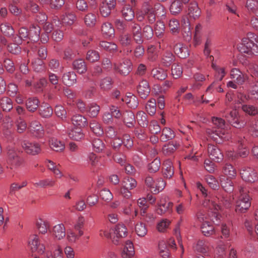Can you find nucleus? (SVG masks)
Returning <instances> with one entry per match:
<instances>
[{
	"instance_id": "obj_48",
	"label": "nucleus",
	"mask_w": 258,
	"mask_h": 258,
	"mask_svg": "<svg viewBox=\"0 0 258 258\" xmlns=\"http://www.w3.org/2000/svg\"><path fill=\"white\" fill-rule=\"evenodd\" d=\"M207 198L203 203L204 207L211 210L213 209L217 211L220 210V206L217 204L216 197L211 201L209 199L208 196Z\"/></svg>"
},
{
	"instance_id": "obj_20",
	"label": "nucleus",
	"mask_w": 258,
	"mask_h": 258,
	"mask_svg": "<svg viewBox=\"0 0 258 258\" xmlns=\"http://www.w3.org/2000/svg\"><path fill=\"white\" fill-rule=\"evenodd\" d=\"M175 57L172 52L169 50H166L162 54L161 63L163 66L168 67L175 61Z\"/></svg>"
},
{
	"instance_id": "obj_39",
	"label": "nucleus",
	"mask_w": 258,
	"mask_h": 258,
	"mask_svg": "<svg viewBox=\"0 0 258 258\" xmlns=\"http://www.w3.org/2000/svg\"><path fill=\"white\" fill-rule=\"evenodd\" d=\"M0 29L2 33L5 36L10 37L14 35L15 30L12 26L8 22L1 24Z\"/></svg>"
},
{
	"instance_id": "obj_37",
	"label": "nucleus",
	"mask_w": 258,
	"mask_h": 258,
	"mask_svg": "<svg viewBox=\"0 0 258 258\" xmlns=\"http://www.w3.org/2000/svg\"><path fill=\"white\" fill-rule=\"evenodd\" d=\"M113 231L117 238H124L127 236L128 233L127 228L122 224L116 225Z\"/></svg>"
},
{
	"instance_id": "obj_53",
	"label": "nucleus",
	"mask_w": 258,
	"mask_h": 258,
	"mask_svg": "<svg viewBox=\"0 0 258 258\" xmlns=\"http://www.w3.org/2000/svg\"><path fill=\"white\" fill-rule=\"evenodd\" d=\"M84 21L85 25L90 27L95 25L96 22V16L94 13H89L85 15Z\"/></svg>"
},
{
	"instance_id": "obj_61",
	"label": "nucleus",
	"mask_w": 258,
	"mask_h": 258,
	"mask_svg": "<svg viewBox=\"0 0 258 258\" xmlns=\"http://www.w3.org/2000/svg\"><path fill=\"white\" fill-rule=\"evenodd\" d=\"M48 80L50 83L54 86V88L59 90L61 89V86L58 84V77L56 75L51 72L48 73Z\"/></svg>"
},
{
	"instance_id": "obj_13",
	"label": "nucleus",
	"mask_w": 258,
	"mask_h": 258,
	"mask_svg": "<svg viewBox=\"0 0 258 258\" xmlns=\"http://www.w3.org/2000/svg\"><path fill=\"white\" fill-rule=\"evenodd\" d=\"M167 198L166 196L162 197L158 203V207L157 210V212L159 215H163L165 212L171 211V208L173 206V203L169 202H167Z\"/></svg>"
},
{
	"instance_id": "obj_1",
	"label": "nucleus",
	"mask_w": 258,
	"mask_h": 258,
	"mask_svg": "<svg viewBox=\"0 0 258 258\" xmlns=\"http://www.w3.org/2000/svg\"><path fill=\"white\" fill-rule=\"evenodd\" d=\"M29 244L32 251H37L43 255V258H63L59 246L54 247L53 244L45 240L44 243L40 244L37 235H33L30 237Z\"/></svg>"
},
{
	"instance_id": "obj_38",
	"label": "nucleus",
	"mask_w": 258,
	"mask_h": 258,
	"mask_svg": "<svg viewBox=\"0 0 258 258\" xmlns=\"http://www.w3.org/2000/svg\"><path fill=\"white\" fill-rule=\"evenodd\" d=\"M174 137V132L170 128L165 127L162 130L160 140L162 142H166L172 139Z\"/></svg>"
},
{
	"instance_id": "obj_31",
	"label": "nucleus",
	"mask_w": 258,
	"mask_h": 258,
	"mask_svg": "<svg viewBox=\"0 0 258 258\" xmlns=\"http://www.w3.org/2000/svg\"><path fill=\"white\" fill-rule=\"evenodd\" d=\"M40 30L39 26L32 25L29 30V39L34 42L38 41L40 38Z\"/></svg>"
},
{
	"instance_id": "obj_15",
	"label": "nucleus",
	"mask_w": 258,
	"mask_h": 258,
	"mask_svg": "<svg viewBox=\"0 0 258 258\" xmlns=\"http://www.w3.org/2000/svg\"><path fill=\"white\" fill-rule=\"evenodd\" d=\"M137 91L141 98L146 99L150 93V87L147 81H141L138 85Z\"/></svg>"
},
{
	"instance_id": "obj_23",
	"label": "nucleus",
	"mask_w": 258,
	"mask_h": 258,
	"mask_svg": "<svg viewBox=\"0 0 258 258\" xmlns=\"http://www.w3.org/2000/svg\"><path fill=\"white\" fill-rule=\"evenodd\" d=\"M52 234L58 240L62 239L66 236V230L63 224H58L53 226Z\"/></svg>"
},
{
	"instance_id": "obj_24",
	"label": "nucleus",
	"mask_w": 258,
	"mask_h": 258,
	"mask_svg": "<svg viewBox=\"0 0 258 258\" xmlns=\"http://www.w3.org/2000/svg\"><path fill=\"white\" fill-rule=\"evenodd\" d=\"M72 123L77 126L80 127H86L88 125V121L87 118L81 114H76L71 118Z\"/></svg>"
},
{
	"instance_id": "obj_55",
	"label": "nucleus",
	"mask_w": 258,
	"mask_h": 258,
	"mask_svg": "<svg viewBox=\"0 0 258 258\" xmlns=\"http://www.w3.org/2000/svg\"><path fill=\"white\" fill-rule=\"evenodd\" d=\"M36 226L40 233L45 234L47 233L49 225L47 221L39 219L37 221Z\"/></svg>"
},
{
	"instance_id": "obj_62",
	"label": "nucleus",
	"mask_w": 258,
	"mask_h": 258,
	"mask_svg": "<svg viewBox=\"0 0 258 258\" xmlns=\"http://www.w3.org/2000/svg\"><path fill=\"white\" fill-rule=\"evenodd\" d=\"M146 109L150 115L155 114L156 111V103L154 99H151L148 101L146 106Z\"/></svg>"
},
{
	"instance_id": "obj_6",
	"label": "nucleus",
	"mask_w": 258,
	"mask_h": 258,
	"mask_svg": "<svg viewBox=\"0 0 258 258\" xmlns=\"http://www.w3.org/2000/svg\"><path fill=\"white\" fill-rule=\"evenodd\" d=\"M137 186V182L134 178L132 177L124 178L121 182V195L124 198L129 199L132 196L130 190L136 188Z\"/></svg>"
},
{
	"instance_id": "obj_54",
	"label": "nucleus",
	"mask_w": 258,
	"mask_h": 258,
	"mask_svg": "<svg viewBox=\"0 0 258 258\" xmlns=\"http://www.w3.org/2000/svg\"><path fill=\"white\" fill-rule=\"evenodd\" d=\"M121 13L123 17L126 21H132L135 17L134 11L129 6L123 7Z\"/></svg>"
},
{
	"instance_id": "obj_34",
	"label": "nucleus",
	"mask_w": 258,
	"mask_h": 258,
	"mask_svg": "<svg viewBox=\"0 0 258 258\" xmlns=\"http://www.w3.org/2000/svg\"><path fill=\"white\" fill-rule=\"evenodd\" d=\"M101 32L104 37H111L114 35V29L111 23H104L101 26Z\"/></svg>"
},
{
	"instance_id": "obj_47",
	"label": "nucleus",
	"mask_w": 258,
	"mask_h": 258,
	"mask_svg": "<svg viewBox=\"0 0 258 258\" xmlns=\"http://www.w3.org/2000/svg\"><path fill=\"white\" fill-rule=\"evenodd\" d=\"M90 127L92 132L97 136L103 134V130L101 124L95 120L90 121Z\"/></svg>"
},
{
	"instance_id": "obj_40",
	"label": "nucleus",
	"mask_w": 258,
	"mask_h": 258,
	"mask_svg": "<svg viewBox=\"0 0 258 258\" xmlns=\"http://www.w3.org/2000/svg\"><path fill=\"white\" fill-rule=\"evenodd\" d=\"M223 175L229 178H234L236 176V170L230 164L226 163L223 167Z\"/></svg>"
},
{
	"instance_id": "obj_50",
	"label": "nucleus",
	"mask_w": 258,
	"mask_h": 258,
	"mask_svg": "<svg viewBox=\"0 0 258 258\" xmlns=\"http://www.w3.org/2000/svg\"><path fill=\"white\" fill-rule=\"evenodd\" d=\"M135 232L137 235L141 237H143L148 232L147 228L143 222H139L135 225Z\"/></svg>"
},
{
	"instance_id": "obj_59",
	"label": "nucleus",
	"mask_w": 258,
	"mask_h": 258,
	"mask_svg": "<svg viewBox=\"0 0 258 258\" xmlns=\"http://www.w3.org/2000/svg\"><path fill=\"white\" fill-rule=\"evenodd\" d=\"M241 109L243 112L249 115L254 116L258 113L257 108L254 105L243 104Z\"/></svg>"
},
{
	"instance_id": "obj_32",
	"label": "nucleus",
	"mask_w": 258,
	"mask_h": 258,
	"mask_svg": "<svg viewBox=\"0 0 258 258\" xmlns=\"http://www.w3.org/2000/svg\"><path fill=\"white\" fill-rule=\"evenodd\" d=\"M39 104V101L36 97L29 98L25 102V105L27 110L32 112L35 111Z\"/></svg>"
},
{
	"instance_id": "obj_27",
	"label": "nucleus",
	"mask_w": 258,
	"mask_h": 258,
	"mask_svg": "<svg viewBox=\"0 0 258 258\" xmlns=\"http://www.w3.org/2000/svg\"><path fill=\"white\" fill-rule=\"evenodd\" d=\"M135 254L133 243L127 240L121 253L122 258H132Z\"/></svg>"
},
{
	"instance_id": "obj_44",
	"label": "nucleus",
	"mask_w": 258,
	"mask_h": 258,
	"mask_svg": "<svg viewBox=\"0 0 258 258\" xmlns=\"http://www.w3.org/2000/svg\"><path fill=\"white\" fill-rule=\"evenodd\" d=\"M148 58L151 62H155L158 58V53L156 47L151 45L148 46L147 51Z\"/></svg>"
},
{
	"instance_id": "obj_29",
	"label": "nucleus",
	"mask_w": 258,
	"mask_h": 258,
	"mask_svg": "<svg viewBox=\"0 0 258 258\" xmlns=\"http://www.w3.org/2000/svg\"><path fill=\"white\" fill-rule=\"evenodd\" d=\"M201 10L198 7V4L196 2L190 3L188 9V14L189 17L194 19L198 18L201 15Z\"/></svg>"
},
{
	"instance_id": "obj_64",
	"label": "nucleus",
	"mask_w": 258,
	"mask_h": 258,
	"mask_svg": "<svg viewBox=\"0 0 258 258\" xmlns=\"http://www.w3.org/2000/svg\"><path fill=\"white\" fill-rule=\"evenodd\" d=\"M161 162L159 158H156L148 166V170L150 172L155 173L158 171L160 167Z\"/></svg>"
},
{
	"instance_id": "obj_43",
	"label": "nucleus",
	"mask_w": 258,
	"mask_h": 258,
	"mask_svg": "<svg viewBox=\"0 0 258 258\" xmlns=\"http://www.w3.org/2000/svg\"><path fill=\"white\" fill-rule=\"evenodd\" d=\"M133 37L128 33L121 34L118 38L120 44L123 47H127L132 45L133 43Z\"/></svg>"
},
{
	"instance_id": "obj_45",
	"label": "nucleus",
	"mask_w": 258,
	"mask_h": 258,
	"mask_svg": "<svg viewBox=\"0 0 258 258\" xmlns=\"http://www.w3.org/2000/svg\"><path fill=\"white\" fill-rule=\"evenodd\" d=\"M137 120L138 124L142 127H146L148 125L149 121L147 119V115L143 111H139L136 115Z\"/></svg>"
},
{
	"instance_id": "obj_2",
	"label": "nucleus",
	"mask_w": 258,
	"mask_h": 258,
	"mask_svg": "<svg viewBox=\"0 0 258 258\" xmlns=\"http://www.w3.org/2000/svg\"><path fill=\"white\" fill-rule=\"evenodd\" d=\"M143 12L147 15L148 23L153 24L157 17H165L166 10L160 3H156L154 6L151 1H146L143 4Z\"/></svg>"
},
{
	"instance_id": "obj_42",
	"label": "nucleus",
	"mask_w": 258,
	"mask_h": 258,
	"mask_svg": "<svg viewBox=\"0 0 258 258\" xmlns=\"http://www.w3.org/2000/svg\"><path fill=\"white\" fill-rule=\"evenodd\" d=\"M113 81L110 77H106L99 81V87L103 91H108L112 87Z\"/></svg>"
},
{
	"instance_id": "obj_8",
	"label": "nucleus",
	"mask_w": 258,
	"mask_h": 258,
	"mask_svg": "<svg viewBox=\"0 0 258 258\" xmlns=\"http://www.w3.org/2000/svg\"><path fill=\"white\" fill-rule=\"evenodd\" d=\"M113 69L116 73L122 76H127L132 71L133 65L130 59H124L119 63H114Z\"/></svg>"
},
{
	"instance_id": "obj_7",
	"label": "nucleus",
	"mask_w": 258,
	"mask_h": 258,
	"mask_svg": "<svg viewBox=\"0 0 258 258\" xmlns=\"http://www.w3.org/2000/svg\"><path fill=\"white\" fill-rule=\"evenodd\" d=\"M7 163L11 168L19 166L22 163V159L18 156L16 149L11 146L7 148Z\"/></svg>"
},
{
	"instance_id": "obj_33",
	"label": "nucleus",
	"mask_w": 258,
	"mask_h": 258,
	"mask_svg": "<svg viewBox=\"0 0 258 258\" xmlns=\"http://www.w3.org/2000/svg\"><path fill=\"white\" fill-rule=\"evenodd\" d=\"M73 69L79 74H84L87 71V66L82 59H77L73 62Z\"/></svg>"
},
{
	"instance_id": "obj_9",
	"label": "nucleus",
	"mask_w": 258,
	"mask_h": 258,
	"mask_svg": "<svg viewBox=\"0 0 258 258\" xmlns=\"http://www.w3.org/2000/svg\"><path fill=\"white\" fill-rule=\"evenodd\" d=\"M22 147L27 154L32 156L38 155L41 151V145L36 142L24 141Z\"/></svg>"
},
{
	"instance_id": "obj_21",
	"label": "nucleus",
	"mask_w": 258,
	"mask_h": 258,
	"mask_svg": "<svg viewBox=\"0 0 258 258\" xmlns=\"http://www.w3.org/2000/svg\"><path fill=\"white\" fill-rule=\"evenodd\" d=\"M123 122L129 128L133 127L136 123L134 113L131 111H125L122 115Z\"/></svg>"
},
{
	"instance_id": "obj_16",
	"label": "nucleus",
	"mask_w": 258,
	"mask_h": 258,
	"mask_svg": "<svg viewBox=\"0 0 258 258\" xmlns=\"http://www.w3.org/2000/svg\"><path fill=\"white\" fill-rule=\"evenodd\" d=\"M173 46L174 52L178 57L184 58L189 56V51L186 46L181 43H177L174 45L171 44L170 47Z\"/></svg>"
},
{
	"instance_id": "obj_3",
	"label": "nucleus",
	"mask_w": 258,
	"mask_h": 258,
	"mask_svg": "<svg viewBox=\"0 0 258 258\" xmlns=\"http://www.w3.org/2000/svg\"><path fill=\"white\" fill-rule=\"evenodd\" d=\"M240 195L236 203L235 211L237 212L244 213L250 207L249 196L248 194V190L243 186L239 187Z\"/></svg>"
},
{
	"instance_id": "obj_57",
	"label": "nucleus",
	"mask_w": 258,
	"mask_h": 258,
	"mask_svg": "<svg viewBox=\"0 0 258 258\" xmlns=\"http://www.w3.org/2000/svg\"><path fill=\"white\" fill-rule=\"evenodd\" d=\"M55 180L52 178H47L36 182L34 185L36 187H53L55 185Z\"/></svg>"
},
{
	"instance_id": "obj_46",
	"label": "nucleus",
	"mask_w": 258,
	"mask_h": 258,
	"mask_svg": "<svg viewBox=\"0 0 258 258\" xmlns=\"http://www.w3.org/2000/svg\"><path fill=\"white\" fill-rule=\"evenodd\" d=\"M212 68L215 71V77L217 81H221L226 75L224 68H220L213 62L212 63Z\"/></svg>"
},
{
	"instance_id": "obj_56",
	"label": "nucleus",
	"mask_w": 258,
	"mask_h": 258,
	"mask_svg": "<svg viewBox=\"0 0 258 258\" xmlns=\"http://www.w3.org/2000/svg\"><path fill=\"white\" fill-rule=\"evenodd\" d=\"M154 32L155 35L159 38L163 37L165 32V25L163 22L157 21L155 27Z\"/></svg>"
},
{
	"instance_id": "obj_49",
	"label": "nucleus",
	"mask_w": 258,
	"mask_h": 258,
	"mask_svg": "<svg viewBox=\"0 0 258 258\" xmlns=\"http://www.w3.org/2000/svg\"><path fill=\"white\" fill-rule=\"evenodd\" d=\"M100 106L96 103H92L90 104L87 109L88 115L91 117H96L100 111Z\"/></svg>"
},
{
	"instance_id": "obj_36",
	"label": "nucleus",
	"mask_w": 258,
	"mask_h": 258,
	"mask_svg": "<svg viewBox=\"0 0 258 258\" xmlns=\"http://www.w3.org/2000/svg\"><path fill=\"white\" fill-rule=\"evenodd\" d=\"M216 199L217 204L220 206V209L222 205L226 208H230L231 206V200L227 196L218 194L216 195Z\"/></svg>"
},
{
	"instance_id": "obj_28",
	"label": "nucleus",
	"mask_w": 258,
	"mask_h": 258,
	"mask_svg": "<svg viewBox=\"0 0 258 258\" xmlns=\"http://www.w3.org/2000/svg\"><path fill=\"white\" fill-rule=\"evenodd\" d=\"M202 232L205 236H210L215 234L214 226L209 221L203 223L201 226Z\"/></svg>"
},
{
	"instance_id": "obj_52",
	"label": "nucleus",
	"mask_w": 258,
	"mask_h": 258,
	"mask_svg": "<svg viewBox=\"0 0 258 258\" xmlns=\"http://www.w3.org/2000/svg\"><path fill=\"white\" fill-rule=\"evenodd\" d=\"M49 142L51 148L56 152L61 151L64 149V144L55 138H51Z\"/></svg>"
},
{
	"instance_id": "obj_17",
	"label": "nucleus",
	"mask_w": 258,
	"mask_h": 258,
	"mask_svg": "<svg viewBox=\"0 0 258 258\" xmlns=\"http://www.w3.org/2000/svg\"><path fill=\"white\" fill-rule=\"evenodd\" d=\"M230 78L240 85L243 84L246 79L245 75L237 68H233L231 70Z\"/></svg>"
},
{
	"instance_id": "obj_18",
	"label": "nucleus",
	"mask_w": 258,
	"mask_h": 258,
	"mask_svg": "<svg viewBox=\"0 0 258 258\" xmlns=\"http://www.w3.org/2000/svg\"><path fill=\"white\" fill-rule=\"evenodd\" d=\"M230 178L225 175L219 176L220 184L223 189L227 192H231L234 189L233 182Z\"/></svg>"
},
{
	"instance_id": "obj_4",
	"label": "nucleus",
	"mask_w": 258,
	"mask_h": 258,
	"mask_svg": "<svg viewBox=\"0 0 258 258\" xmlns=\"http://www.w3.org/2000/svg\"><path fill=\"white\" fill-rule=\"evenodd\" d=\"M223 114V116L234 127L240 128L243 127L246 124V122L240 117L238 111L235 108H233L230 111L224 110Z\"/></svg>"
},
{
	"instance_id": "obj_63",
	"label": "nucleus",
	"mask_w": 258,
	"mask_h": 258,
	"mask_svg": "<svg viewBox=\"0 0 258 258\" xmlns=\"http://www.w3.org/2000/svg\"><path fill=\"white\" fill-rule=\"evenodd\" d=\"M92 146L94 151L96 152H102L105 148V144L103 141L99 138H95L93 140Z\"/></svg>"
},
{
	"instance_id": "obj_19",
	"label": "nucleus",
	"mask_w": 258,
	"mask_h": 258,
	"mask_svg": "<svg viewBox=\"0 0 258 258\" xmlns=\"http://www.w3.org/2000/svg\"><path fill=\"white\" fill-rule=\"evenodd\" d=\"M30 131L34 136L41 138L44 135V130L41 124L37 120L32 121L30 123Z\"/></svg>"
},
{
	"instance_id": "obj_35",
	"label": "nucleus",
	"mask_w": 258,
	"mask_h": 258,
	"mask_svg": "<svg viewBox=\"0 0 258 258\" xmlns=\"http://www.w3.org/2000/svg\"><path fill=\"white\" fill-rule=\"evenodd\" d=\"M183 4L180 0H174L170 6L169 10L170 13L174 15L178 14L183 9Z\"/></svg>"
},
{
	"instance_id": "obj_25",
	"label": "nucleus",
	"mask_w": 258,
	"mask_h": 258,
	"mask_svg": "<svg viewBox=\"0 0 258 258\" xmlns=\"http://www.w3.org/2000/svg\"><path fill=\"white\" fill-rule=\"evenodd\" d=\"M62 80L64 85L70 86L77 82V75L74 72L64 73L62 77Z\"/></svg>"
},
{
	"instance_id": "obj_22",
	"label": "nucleus",
	"mask_w": 258,
	"mask_h": 258,
	"mask_svg": "<svg viewBox=\"0 0 258 258\" xmlns=\"http://www.w3.org/2000/svg\"><path fill=\"white\" fill-rule=\"evenodd\" d=\"M121 101L124 102L128 107L133 109L137 108L139 104L137 97L131 93L122 97Z\"/></svg>"
},
{
	"instance_id": "obj_60",
	"label": "nucleus",
	"mask_w": 258,
	"mask_h": 258,
	"mask_svg": "<svg viewBox=\"0 0 258 258\" xmlns=\"http://www.w3.org/2000/svg\"><path fill=\"white\" fill-rule=\"evenodd\" d=\"M53 23H54L55 26L58 27L61 24L58 18H54L52 23L46 22L43 26V28L46 33H49L54 29L53 27Z\"/></svg>"
},
{
	"instance_id": "obj_10",
	"label": "nucleus",
	"mask_w": 258,
	"mask_h": 258,
	"mask_svg": "<svg viewBox=\"0 0 258 258\" xmlns=\"http://www.w3.org/2000/svg\"><path fill=\"white\" fill-rule=\"evenodd\" d=\"M241 177L246 182H254L257 179V172L250 167H243L240 171Z\"/></svg>"
},
{
	"instance_id": "obj_12",
	"label": "nucleus",
	"mask_w": 258,
	"mask_h": 258,
	"mask_svg": "<svg viewBox=\"0 0 258 258\" xmlns=\"http://www.w3.org/2000/svg\"><path fill=\"white\" fill-rule=\"evenodd\" d=\"M208 153L209 156L212 160L218 162L222 161L223 159V155L221 150L216 145H209Z\"/></svg>"
},
{
	"instance_id": "obj_58",
	"label": "nucleus",
	"mask_w": 258,
	"mask_h": 258,
	"mask_svg": "<svg viewBox=\"0 0 258 258\" xmlns=\"http://www.w3.org/2000/svg\"><path fill=\"white\" fill-rule=\"evenodd\" d=\"M177 148L176 145L170 142L164 145L162 148V152L165 155L169 156L173 154Z\"/></svg>"
},
{
	"instance_id": "obj_51",
	"label": "nucleus",
	"mask_w": 258,
	"mask_h": 258,
	"mask_svg": "<svg viewBox=\"0 0 258 258\" xmlns=\"http://www.w3.org/2000/svg\"><path fill=\"white\" fill-rule=\"evenodd\" d=\"M184 25L182 26V34L185 40L189 41L191 39L192 33L190 31V24L187 21H184Z\"/></svg>"
},
{
	"instance_id": "obj_26",
	"label": "nucleus",
	"mask_w": 258,
	"mask_h": 258,
	"mask_svg": "<svg viewBox=\"0 0 258 258\" xmlns=\"http://www.w3.org/2000/svg\"><path fill=\"white\" fill-rule=\"evenodd\" d=\"M163 174L166 178H171L174 174V170L171 160H165L163 164Z\"/></svg>"
},
{
	"instance_id": "obj_30",
	"label": "nucleus",
	"mask_w": 258,
	"mask_h": 258,
	"mask_svg": "<svg viewBox=\"0 0 258 258\" xmlns=\"http://www.w3.org/2000/svg\"><path fill=\"white\" fill-rule=\"evenodd\" d=\"M39 113L43 118H49L53 113L52 107L47 103H44L40 105L39 108Z\"/></svg>"
},
{
	"instance_id": "obj_41",
	"label": "nucleus",
	"mask_w": 258,
	"mask_h": 258,
	"mask_svg": "<svg viewBox=\"0 0 258 258\" xmlns=\"http://www.w3.org/2000/svg\"><path fill=\"white\" fill-rule=\"evenodd\" d=\"M0 106L4 111L9 112L13 108V102L8 97L4 96L0 99Z\"/></svg>"
},
{
	"instance_id": "obj_11",
	"label": "nucleus",
	"mask_w": 258,
	"mask_h": 258,
	"mask_svg": "<svg viewBox=\"0 0 258 258\" xmlns=\"http://www.w3.org/2000/svg\"><path fill=\"white\" fill-rule=\"evenodd\" d=\"M207 133L210 138L218 144L221 143L223 140H228L224 131H214L208 128L207 130Z\"/></svg>"
},
{
	"instance_id": "obj_5",
	"label": "nucleus",
	"mask_w": 258,
	"mask_h": 258,
	"mask_svg": "<svg viewBox=\"0 0 258 258\" xmlns=\"http://www.w3.org/2000/svg\"><path fill=\"white\" fill-rule=\"evenodd\" d=\"M237 49L241 53L255 55L258 54V46L250 42L248 39H242L238 45Z\"/></svg>"
},
{
	"instance_id": "obj_14",
	"label": "nucleus",
	"mask_w": 258,
	"mask_h": 258,
	"mask_svg": "<svg viewBox=\"0 0 258 258\" xmlns=\"http://www.w3.org/2000/svg\"><path fill=\"white\" fill-rule=\"evenodd\" d=\"M151 75L155 80L159 81H163L167 77V73L160 66L154 67L151 71Z\"/></svg>"
}]
</instances>
